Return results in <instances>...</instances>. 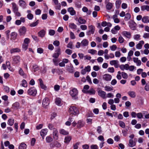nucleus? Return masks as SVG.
Wrapping results in <instances>:
<instances>
[{"label":"nucleus","instance_id":"nucleus-1","mask_svg":"<svg viewBox=\"0 0 149 149\" xmlns=\"http://www.w3.org/2000/svg\"><path fill=\"white\" fill-rule=\"evenodd\" d=\"M70 93L73 99L74 100L78 99L77 95L78 94V91L77 88H74L72 89L70 91Z\"/></svg>","mask_w":149,"mask_h":149},{"label":"nucleus","instance_id":"nucleus-2","mask_svg":"<svg viewBox=\"0 0 149 149\" xmlns=\"http://www.w3.org/2000/svg\"><path fill=\"white\" fill-rule=\"evenodd\" d=\"M69 112L71 114L74 115H78L79 113V111L76 107L71 106L69 108Z\"/></svg>","mask_w":149,"mask_h":149},{"label":"nucleus","instance_id":"nucleus-3","mask_svg":"<svg viewBox=\"0 0 149 149\" xmlns=\"http://www.w3.org/2000/svg\"><path fill=\"white\" fill-rule=\"evenodd\" d=\"M27 93L29 95L34 96L36 94L37 91L35 88L32 87L28 90Z\"/></svg>","mask_w":149,"mask_h":149},{"label":"nucleus","instance_id":"nucleus-4","mask_svg":"<svg viewBox=\"0 0 149 149\" xmlns=\"http://www.w3.org/2000/svg\"><path fill=\"white\" fill-rule=\"evenodd\" d=\"M26 29L24 26L20 28L19 30V34L21 36H24L26 33Z\"/></svg>","mask_w":149,"mask_h":149},{"label":"nucleus","instance_id":"nucleus-5","mask_svg":"<svg viewBox=\"0 0 149 149\" xmlns=\"http://www.w3.org/2000/svg\"><path fill=\"white\" fill-rule=\"evenodd\" d=\"M88 27L89 30L87 32V35H90L91 34H93L95 31V27L92 25L88 26Z\"/></svg>","mask_w":149,"mask_h":149},{"label":"nucleus","instance_id":"nucleus-6","mask_svg":"<svg viewBox=\"0 0 149 149\" xmlns=\"http://www.w3.org/2000/svg\"><path fill=\"white\" fill-rule=\"evenodd\" d=\"M105 4L106 9L108 10H110L113 7V4L109 2V0H105Z\"/></svg>","mask_w":149,"mask_h":149},{"label":"nucleus","instance_id":"nucleus-7","mask_svg":"<svg viewBox=\"0 0 149 149\" xmlns=\"http://www.w3.org/2000/svg\"><path fill=\"white\" fill-rule=\"evenodd\" d=\"M91 67L90 66L85 67L84 69H82L81 72V73L83 75L85 74L86 72H89L91 71Z\"/></svg>","mask_w":149,"mask_h":149},{"label":"nucleus","instance_id":"nucleus-8","mask_svg":"<svg viewBox=\"0 0 149 149\" xmlns=\"http://www.w3.org/2000/svg\"><path fill=\"white\" fill-rule=\"evenodd\" d=\"M53 137L54 139L57 140L58 139V132L57 129H54V130H53Z\"/></svg>","mask_w":149,"mask_h":149},{"label":"nucleus","instance_id":"nucleus-9","mask_svg":"<svg viewBox=\"0 0 149 149\" xmlns=\"http://www.w3.org/2000/svg\"><path fill=\"white\" fill-rule=\"evenodd\" d=\"M98 95L103 99L106 98V93L101 90H99L98 91Z\"/></svg>","mask_w":149,"mask_h":149},{"label":"nucleus","instance_id":"nucleus-10","mask_svg":"<svg viewBox=\"0 0 149 149\" xmlns=\"http://www.w3.org/2000/svg\"><path fill=\"white\" fill-rule=\"evenodd\" d=\"M111 78V76L109 74H105L103 76V79L106 81H110Z\"/></svg>","mask_w":149,"mask_h":149},{"label":"nucleus","instance_id":"nucleus-11","mask_svg":"<svg viewBox=\"0 0 149 149\" xmlns=\"http://www.w3.org/2000/svg\"><path fill=\"white\" fill-rule=\"evenodd\" d=\"M20 108V104L18 102H15L13 103L12 106L11 108L14 110H16Z\"/></svg>","mask_w":149,"mask_h":149},{"label":"nucleus","instance_id":"nucleus-12","mask_svg":"<svg viewBox=\"0 0 149 149\" xmlns=\"http://www.w3.org/2000/svg\"><path fill=\"white\" fill-rule=\"evenodd\" d=\"M133 60L134 62L136 63L137 66H140L141 65V62L140 60H139L138 58L133 57Z\"/></svg>","mask_w":149,"mask_h":149},{"label":"nucleus","instance_id":"nucleus-13","mask_svg":"<svg viewBox=\"0 0 149 149\" xmlns=\"http://www.w3.org/2000/svg\"><path fill=\"white\" fill-rule=\"evenodd\" d=\"M118 62L117 60H114L110 61V64L112 65H114L116 68H118L119 67Z\"/></svg>","mask_w":149,"mask_h":149},{"label":"nucleus","instance_id":"nucleus-14","mask_svg":"<svg viewBox=\"0 0 149 149\" xmlns=\"http://www.w3.org/2000/svg\"><path fill=\"white\" fill-rule=\"evenodd\" d=\"M42 105L44 107L48 105L49 104V99L48 98L46 97L42 101Z\"/></svg>","mask_w":149,"mask_h":149},{"label":"nucleus","instance_id":"nucleus-15","mask_svg":"<svg viewBox=\"0 0 149 149\" xmlns=\"http://www.w3.org/2000/svg\"><path fill=\"white\" fill-rule=\"evenodd\" d=\"M67 10L71 15L73 16L76 14V12L72 7L68 8L67 9Z\"/></svg>","mask_w":149,"mask_h":149},{"label":"nucleus","instance_id":"nucleus-16","mask_svg":"<svg viewBox=\"0 0 149 149\" xmlns=\"http://www.w3.org/2000/svg\"><path fill=\"white\" fill-rule=\"evenodd\" d=\"M60 51H61L60 49L59 48H58L57 49V50L56 51V53L54 54L53 56V57H54L55 58H58V57L59 55L61 54Z\"/></svg>","mask_w":149,"mask_h":149},{"label":"nucleus","instance_id":"nucleus-17","mask_svg":"<svg viewBox=\"0 0 149 149\" xmlns=\"http://www.w3.org/2000/svg\"><path fill=\"white\" fill-rule=\"evenodd\" d=\"M20 57L19 56L14 57L13 58V63L15 64L19 63L20 62Z\"/></svg>","mask_w":149,"mask_h":149},{"label":"nucleus","instance_id":"nucleus-18","mask_svg":"<svg viewBox=\"0 0 149 149\" xmlns=\"http://www.w3.org/2000/svg\"><path fill=\"white\" fill-rule=\"evenodd\" d=\"M129 65L128 64H125V65H121L119 66V68L120 69L123 70L124 71L125 70H128Z\"/></svg>","mask_w":149,"mask_h":149},{"label":"nucleus","instance_id":"nucleus-19","mask_svg":"<svg viewBox=\"0 0 149 149\" xmlns=\"http://www.w3.org/2000/svg\"><path fill=\"white\" fill-rule=\"evenodd\" d=\"M144 42L143 40H141L139 42V43L136 45V48L139 49L142 48L143 45L144 44Z\"/></svg>","mask_w":149,"mask_h":149},{"label":"nucleus","instance_id":"nucleus-20","mask_svg":"<svg viewBox=\"0 0 149 149\" xmlns=\"http://www.w3.org/2000/svg\"><path fill=\"white\" fill-rule=\"evenodd\" d=\"M17 34L16 32H14L11 33L10 34V39L11 40H15L17 37Z\"/></svg>","mask_w":149,"mask_h":149},{"label":"nucleus","instance_id":"nucleus-21","mask_svg":"<svg viewBox=\"0 0 149 149\" xmlns=\"http://www.w3.org/2000/svg\"><path fill=\"white\" fill-rule=\"evenodd\" d=\"M47 129L42 130L40 132L41 136L42 137H44V136L47 134Z\"/></svg>","mask_w":149,"mask_h":149},{"label":"nucleus","instance_id":"nucleus-22","mask_svg":"<svg viewBox=\"0 0 149 149\" xmlns=\"http://www.w3.org/2000/svg\"><path fill=\"white\" fill-rule=\"evenodd\" d=\"M18 72L19 74L21 76H23L24 78H26L27 77L26 74L21 68H19Z\"/></svg>","mask_w":149,"mask_h":149},{"label":"nucleus","instance_id":"nucleus-23","mask_svg":"<svg viewBox=\"0 0 149 149\" xmlns=\"http://www.w3.org/2000/svg\"><path fill=\"white\" fill-rule=\"evenodd\" d=\"M82 10L84 12L86 13L88 15H90L91 11V10H88V8L84 6L82 8Z\"/></svg>","mask_w":149,"mask_h":149},{"label":"nucleus","instance_id":"nucleus-24","mask_svg":"<svg viewBox=\"0 0 149 149\" xmlns=\"http://www.w3.org/2000/svg\"><path fill=\"white\" fill-rule=\"evenodd\" d=\"M88 41L86 39H84L81 42V45L82 46H86L88 45Z\"/></svg>","mask_w":149,"mask_h":149},{"label":"nucleus","instance_id":"nucleus-25","mask_svg":"<svg viewBox=\"0 0 149 149\" xmlns=\"http://www.w3.org/2000/svg\"><path fill=\"white\" fill-rule=\"evenodd\" d=\"M122 34L128 38H130L131 37V35L130 33L127 31H123Z\"/></svg>","mask_w":149,"mask_h":149},{"label":"nucleus","instance_id":"nucleus-26","mask_svg":"<svg viewBox=\"0 0 149 149\" xmlns=\"http://www.w3.org/2000/svg\"><path fill=\"white\" fill-rule=\"evenodd\" d=\"M38 80L39 81L40 85L41 88L45 90L47 88L46 86L44 84L42 79H39Z\"/></svg>","mask_w":149,"mask_h":149},{"label":"nucleus","instance_id":"nucleus-27","mask_svg":"<svg viewBox=\"0 0 149 149\" xmlns=\"http://www.w3.org/2000/svg\"><path fill=\"white\" fill-rule=\"evenodd\" d=\"M20 52V49L18 48H12L10 49V53L11 54L16 52Z\"/></svg>","mask_w":149,"mask_h":149},{"label":"nucleus","instance_id":"nucleus-28","mask_svg":"<svg viewBox=\"0 0 149 149\" xmlns=\"http://www.w3.org/2000/svg\"><path fill=\"white\" fill-rule=\"evenodd\" d=\"M45 31L44 29L41 30L38 33L39 36L43 38L45 36Z\"/></svg>","mask_w":149,"mask_h":149},{"label":"nucleus","instance_id":"nucleus-29","mask_svg":"<svg viewBox=\"0 0 149 149\" xmlns=\"http://www.w3.org/2000/svg\"><path fill=\"white\" fill-rule=\"evenodd\" d=\"M141 8L142 11L146 10L147 11H149V6L148 5H143L141 6Z\"/></svg>","mask_w":149,"mask_h":149},{"label":"nucleus","instance_id":"nucleus-30","mask_svg":"<svg viewBox=\"0 0 149 149\" xmlns=\"http://www.w3.org/2000/svg\"><path fill=\"white\" fill-rule=\"evenodd\" d=\"M78 21L81 24H85L86 22V20L81 17L79 18Z\"/></svg>","mask_w":149,"mask_h":149},{"label":"nucleus","instance_id":"nucleus-31","mask_svg":"<svg viewBox=\"0 0 149 149\" xmlns=\"http://www.w3.org/2000/svg\"><path fill=\"white\" fill-rule=\"evenodd\" d=\"M12 8L13 9V11L14 12H17L18 10V8L15 3H13L12 4Z\"/></svg>","mask_w":149,"mask_h":149},{"label":"nucleus","instance_id":"nucleus-32","mask_svg":"<svg viewBox=\"0 0 149 149\" xmlns=\"http://www.w3.org/2000/svg\"><path fill=\"white\" fill-rule=\"evenodd\" d=\"M129 146L130 147H133L136 145V143L134 142L133 140L130 139L129 141Z\"/></svg>","mask_w":149,"mask_h":149},{"label":"nucleus","instance_id":"nucleus-33","mask_svg":"<svg viewBox=\"0 0 149 149\" xmlns=\"http://www.w3.org/2000/svg\"><path fill=\"white\" fill-rule=\"evenodd\" d=\"M84 125L83 122L81 120H79L77 122V127H78L80 128L83 127Z\"/></svg>","mask_w":149,"mask_h":149},{"label":"nucleus","instance_id":"nucleus-34","mask_svg":"<svg viewBox=\"0 0 149 149\" xmlns=\"http://www.w3.org/2000/svg\"><path fill=\"white\" fill-rule=\"evenodd\" d=\"M14 122V119L12 118H11L8 120V124L10 126H11L13 125Z\"/></svg>","mask_w":149,"mask_h":149},{"label":"nucleus","instance_id":"nucleus-35","mask_svg":"<svg viewBox=\"0 0 149 149\" xmlns=\"http://www.w3.org/2000/svg\"><path fill=\"white\" fill-rule=\"evenodd\" d=\"M26 145L25 143H22L20 145L19 147V149H26Z\"/></svg>","mask_w":149,"mask_h":149},{"label":"nucleus","instance_id":"nucleus-36","mask_svg":"<svg viewBox=\"0 0 149 149\" xmlns=\"http://www.w3.org/2000/svg\"><path fill=\"white\" fill-rule=\"evenodd\" d=\"M71 139V137L70 136H67L64 139V142L66 143H68Z\"/></svg>","mask_w":149,"mask_h":149},{"label":"nucleus","instance_id":"nucleus-37","mask_svg":"<svg viewBox=\"0 0 149 149\" xmlns=\"http://www.w3.org/2000/svg\"><path fill=\"white\" fill-rule=\"evenodd\" d=\"M104 90L107 91H111L113 90V88L109 86H106L104 87Z\"/></svg>","mask_w":149,"mask_h":149},{"label":"nucleus","instance_id":"nucleus-38","mask_svg":"<svg viewBox=\"0 0 149 149\" xmlns=\"http://www.w3.org/2000/svg\"><path fill=\"white\" fill-rule=\"evenodd\" d=\"M128 94L132 97L134 98L136 96L135 93L134 91H130L128 93Z\"/></svg>","mask_w":149,"mask_h":149},{"label":"nucleus","instance_id":"nucleus-39","mask_svg":"<svg viewBox=\"0 0 149 149\" xmlns=\"http://www.w3.org/2000/svg\"><path fill=\"white\" fill-rule=\"evenodd\" d=\"M131 17L130 14L129 13H127L125 15V21H128L130 19Z\"/></svg>","mask_w":149,"mask_h":149},{"label":"nucleus","instance_id":"nucleus-40","mask_svg":"<svg viewBox=\"0 0 149 149\" xmlns=\"http://www.w3.org/2000/svg\"><path fill=\"white\" fill-rule=\"evenodd\" d=\"M54 2V4L57 6L56 7L58 9H60V8L61 7V5L60 3L58 4V0H52Z\"/></svg>","mask_w":149,"mask_h":149},{"label":"nucleus","instance_id":"nucleus-41","mask_svg":"<svg viewBox=\"0 0 149 149\" xmlns=\"http://www.w3.org/2000/svg\"><path fill=\"white\" fill-rule=\"evenodd\" d=\"M67 67V70L70 73H73V67L72 66H66Z\"/></svg>","mask_w":149,"mask_h":149},{"label":"nucleus","instance_id":"nucleus-42","mask_svg":"<svg viewBox=\"0 0 149 149\" xmlns=\"http://www.w3.org/2000/svg\"><path fill=\"white\" fill-rule=\"evenodd\" d=\"M59 132L60 134L64 135H67L68 134V132L63 129L60 130Z\"/></svg>","mask_w":149,"mask_h":149},{"label":"nucleus","instance_id":"nucleus-43","mask_svg":"<svg viewBox=\"0 0 149 149\" xmlns=\"http://www.w3.org/2000/svg\"><path fill=\"white\" fill-rule=\"evenodd\" d=\"M46 140L47 143H49L53 141V139L51 136H49L46 137Z\"/></svg>","mask_w":149,"mask_h":149},{"label":"nucleus","instance_id":"nucleus-44","mask_svg":"<svg viewBox=\"0 0 149 149\" xmlns=\"http://www.w3.org/2000/svg\"><path fill=\"white\" fill-rule=\"evenodd\" d=\"M135 24L133 22H131L130 23L129 26L131 29L132 30L135 29L136 28L135 27Z\"/></svg>","mask_w":149,"mask_h":149},{"label":"nucleus","instance_id":"nucleus-45","mask_svg":"<svg viewBox=\"0 0 149 149\" xmlns=\"http://www.w3.org/2000/svg\"><path fill=\"white\" fill-rule=\"evenodd\" d=\"M19 5L23 7H24L26 6V3L22 0H19Z\"/></svg>","mask_w":149,"mask_h":149},{"label":"nucleus","instance_id":"nucleus-46","mask_svg":"<svg viewBox=\"0 0 149 149\" xmlns=\"http://www.w3.org/2000/svg\"><path fill=\"white\" fill-rule=\"evenodd\" d=\"M55 102L58 105H61V99L59 98H57L55 99Z\"/></svg>","mask_w":149,"mask_h":149},{"label":"nucleus","instance_id":"nucleus-47","mask_svg":"<svg viewBox=\"0 0 149 149\" xmlns=\"http://www.w3.org/2000/svg\"><path fill=\"white\" fill-rule=\"evenodd\" d=\"M39 20H38L36 21L33 22L29 24V26L31 27H33L37 25L39 23Z\"/></svg>","mask_w":149,"mask_h":149},{"label":"nucleus","instance_id":"nucleus-48","mask_svg":"<svg viewBox=\"0 0 149 149\" xmlns=\"http://www.w3.org/2000/svg\"><path fill=\"white\" fill-rule=\"evenodd\" d=\"M121 3V1L120 0H118L116 2V6L117 8H118L120 6Z\"/></svg>","mask_w":149,"mask_h":149},{"label":"nucleus","instance_id":"nucleus-49","mask_svg":"<svg viewBox=\"0 0 149 149\" xmlns=\"http://www.w3.org/2000/svg\"><path fill=\"white\" fill-rule=\"evenodd\" d=\"M69 26V27L72 29H76L77 27V25L74 23H70Z\"/></svg>","mask_w":149,"mask_h":149},{"label":"nucleus","instance_id":"nucleus-50","mask_svg":"<svg viewBox=\"0 0 149 149\" xmlns=\"http://www.w3.org/2000/svg\"><path fill=\"white\" fill-rule=\"evenodd\" d=\"M148 17L147 16L143 17L142 19V21L144 23L148 22Z\"/></svg>","mask_w":149,"mask_h":149},{"label":"nucleus","instance_id":"nucleus-51","mask_svg":"<svg viewBox=\"0 0 149 149\" xmlns=\"http://www.w3.org/2000/svg\"><path fill=\"white\" fill-rule=\"evenodd\" d=\"M121 75L122 77L124 79H127L128 77V74L124 72H121Z\"/></svg>","mask_w":149,"mask_h":149},{"label":"nucleus","instance_id":"nucleus-52","mask_svg":"<svg viewBox=\"0 0 149 149\" xmlns=\"http://www.w3.org/2000/svg\"><path fill=\"white\" fill-rule=\"evenodd\" d=\"M22 86L24 87H26L27 86V81L25 79H23L22 81Z\"/></svg>","mask_w":149,"mask_h":149},{"label":"nucleus","instance_id":"nucleus-53","mask_svg":"<svg viewBox=\"0 0 149 149\" xmlns=\"http://www.w3.org/2000/svg\"><path fill=\"white\" fill-rule=\"evenodd\" d=\"M88 52L92 54L93 55L96 54L97 53V51L95 50L91 49L88 50Z\"/></svg>","mask_w":149,"mask_h":149},{"label":"nucleus","instance_id":"nucleus-54","mask_svg":"<svg viewBox=\"0 0 149 149\" xmlns=\"http://www.w3.org/2000/svg\"><path fill=\"white\" fill-rule=\"evenodd\" d=\"M140 35L139 34H136L134 36V38L136 40H140Z\"/></svg>","mask_w":149,"mask_h":149},{"label":"nucleus","instance_id":"nucleus-55","mask_svg":"<svg viewBox=\"0 0 149 149\" xmlns=\"http://www.w3.org/2000/svg\"><path fill=\"white\" fill-rule=\"evenodd\" d=\"M119 124L120 126L123 128H124L125 127V123L121 121H120L119 122Z\"/></svg>","mask_w":149,"mask_h":149},{"label":"nucleus","instance_id":"nucleus-56","mask_svg":"<svg viewBox=\"0 0 149 149\" xmlns=\"http://www.w3.org/2000/svg\"><path fill=\"white\" fill-rule=\"evenodd\" d=\"M48 128L51 130H54V129H56L54 127L53 125L51 124H48Z\"/></svg>","mask_w":149,"mask_h":149},{"label":"nucleus","instance_id":"nucleus-57","mask_svg":"<svg viewBox=\"0 0 149 149\" xmlns=\"http://www.w3.org/2000/svg\"><path fill=\"white\" fill-rule=\"evenodd\" d=\"M39 70V68L37 65H35L33 66V70L36 72Z\"/></svg>","mask_w":149,"mask_h":149},{"label":"nucleus","instance_id":"nucleus-58","mask_svg":"<svg viewBox=\"0 0 149 149\" xmlns=\"http://www.w3.org/2000/svg\"><path fill=\"white\" fill-rule=\"evenodd\" d=\"M114 97V95L113 94L111 93H109L107 94L106 96V98H113Z\"/></svg>","mask_w":149,"mask_h":149},{"label":"nucleus","instance_id":"nucleus-59","mask_svg":"<svg viewBox=\"0 0 149 149\" xmlns=\"http://www.w3.org/2000/svg\"><path fill=\"white\" fill-rule=\"evenodd\" d=\"M124 38L121 36L119 37L118 40L120 43H123L124 42Z\"/></svg>","mask_w":149,"mask_h":149},{"label":"nucleus","instance_id":"nucleus-60","mask_svg":"<svg viewBox=\"0 0 149 149\" xmlns=\"http://www.w3.org/2000/svg\"><path fill=\"white\" fill-rule=\"evenodd\" d=\"M28 44L23 43L22 46L23 49L24 51L26 50L28 48Z\"/></svg>","mask_w":149,"mask_h":149},{"label":"nucleus","instance_id":"nucleus-61","mask_svg":"<svg viewBox=\"0 0 149 149\" xmlns=\"http://www.w3.org/2000/svg\"><path fill=\"white\" fill-rule=\"evenodd\" d=\"M76 6L78 8H80L81 7V3L80 1H78L75 3Z\"/></svg>","mask_w":149,"mask_h":149},{"label":"nucleus","instance_id":"nucleus-62","mask_svg":"<svg viewBox=\"0 0 149 149\" xmlns=\"http://www.w3.org/2000/svg\"><path fill=\"white\" fill-rule=\"evenodd\" d=\"M117 46L116 45H113L110 47L111 50L113 51H115L117 49Z\"/></svg>","mask_w":149,"mask_h":149},{"label":"nucleus","instance_id":"nucleus-63","mask_svg":"<svg viewBox=\"0 0 149 149\" xmlns=\"http://www.w3.org/2000/svg\"><path fill=\"white\" fill-rule=\"evenodd\" d=\"M49 34L50 36H53L55 33V31L52 29H50L49 31Z\"/></svg>","mask_w":149,"mask_h":149},{"label":"nucleus","instance_id":"nucleus-64","mask_svg":"<svg viewBox=\"0 0 149 149\" xmlns=\"http://www.w3.org/2000/svg\"><path fill=\"white\" fill-rule=\"evenodd\" d=\"M97 131L99 134H101L102 132V128L100 126H98L97 129Z\"/></svg>","mask_w":149,"mask_h":149}]
</instances>
